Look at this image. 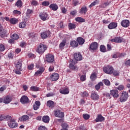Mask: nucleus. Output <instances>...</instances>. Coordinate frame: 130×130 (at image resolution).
I'll return each mask as SVG.
<instances>
[{"instance_id": "nucleus-1", "label": "nucleus", "mask_w": 130, "mask_h": 130, "mask_svg": "<svg viewBox=\"0 0 130 130\" xmlns=\"http://www.w3.org/2000/svg\"><path fill=\"white\" fill-rule=\"evenodd\" d=\"M46 49H47V46L43 44H41L38 46L37 48L36 49V51L37 52H38V53H39V54H41L44 53Z\"/></svg>"}, {"instance_id": "nucleus-2", "label": "nucleus", "mask_w": 130, "mask_h": 130, "mask_svg": "<svg viewBox=\"0 0 130 130\" xmlns=\"http://www.w3.org/2000/svg\"><path fill=\"white\" fill-rule=\"evenodd\" d=\"M8 125L11 128H16V127H18V123L16 122V120H15L13 118L10 116V118L8 119Z\"/></svg>"}, {"instance_id": "nucleus-3", "label": "nucleus", "mask_w": 130, "mask_h": 130, "mask_svg": "<svg viewBox=\"0 0 130 130\" xmlns=\"http://www.w3.org/2000/svg\"><path fill=\"white\" fill-rule=\"evenodd\" d=\"M12 99L11 96L7 95L3 97V98H0V103H5V104H9L12 102Z\"/></svg>"}, {"instance_id": "nucleus-4", "label": "nucleus", "mask_w": 130, "mask_h": 130, "mask_svg": "<svg viewBox=\"0 0 130 130\" xmlns=\"http://www.w3.org/2000/svg\"><path fill=\"white\" fill-rule=\"evenodd\" d=\"M15 73L17 75H21V72H22V63L17 62L15 65Z\"/></svg>"}, {"instance_id": "nucleus-5", "label": "nucleus", "mask_w": 130, "mask_h": 130, "mask_svg": "<svg viewBox=\"0 0 130 130\" xmlns=\"http://www.w3.org/2000/svg\"><path fill=\"white\" fill-rule=\"evenodd\" d=\"M103 71L105 74L111 75L113 73V67L110 66H108L103 68Z\"/></svg>"}, {"instance_id": "nucleus-6", "label": "nucleus", "mask_w": 130, "mask_h": 130, "mask_svg": "<svg viewBox=\"0 0 130 130\" xmlns=\"http://www.w3.org/2000/svg\"><path fill=\"white\" fill-rule=\"evenodd\" d=\"M127 98H128V93L125 91H123L122 93V95L120 98V102H125L126 100H127Z\"/></svg>"}, {"instance_id": "nucleus-7", "label": "nucleus", "mask_w": 130, "mask_h": 130, "mask_svg": "<svg viewBox=\"0 0 130 130\" xmlns=\"http://www.w3.org/2000/svg\"><path fill=\"white\" fill-rule=\"evenodd\" d=\"M54 115L56 116V117H58L59 118H62V117H64V114L59 110H54Z\"/></svg>"}, {"instance_id": "nucleus-8", "label": "nucleus", "mask_w": 130, "mask_h": 130, "mask_svg": "<svg viewBox=\"0 0 130 130\" xmlns=\"http://www.w3.org/2000/svg\"><path fill=\"white\" fill-rule=\"evenodd\" d=\"M98 48V43L96 42H94L91 43L89 47V49L90 51H94V50H96Z\"/></svg>"}, {"instance_id": "nucleus-9", "label": "nucleus", "mask_w": 130, "mask_h": 130, "mask_svg": "<svg viewBox=\"0 0 130 130\" xmlns=\"http://www.w3.org/2000/svg\"><path fill=\"white\" fill-rule=\"evenodd\" d=\"M39 17L42 21H46L49 19V16L48 14L45 12H43L40 14Z\"/></svg>"}, {"instance_id": "nucleus-10", "label": "nucleus", "mask_w": 130, "mask_h": 130, "mask_svg": "<svg viewBox=\"0 0 130 130\" xmlns=\"http://www.w3.org/2000/svg\"><path fill=\"white\" fill-rule=\"evenodd\" d=\"M45 57L48 62H53L54 61V56L51 54L46 55Z\"/></svg>"}, {"instance_id": "nucleus-11", "label": "nucleus", "mask_w": 130, "mask_h": 130, "mask_svg": "<svg viewBox=\"0 0 130 130\" xmlns=\"http://www.w3.org/2000/svg\"><path fill=\"white\" fill-rule=\"evenodd\" d=\"M74 57L75 60H77V61H79L80 60H82V59H83V56L80 52L74 53Z\"/></svg>"}, {"instance_id": "nucleus-12", "label": "nucleus", "mask_w": 130, "mask_h": 130, "mask_svg": "<svg viewBox=\"0 0 130 130\" xmlns=\"http://www.w3.org/2000/svg\"><path fill=\"white\" fill-rule=\"evenodd\" d=\"M76 63L73 60H71V63L69 65V68L71 70H73L74 71H78L79 68L76 66H75Z\"/></svg>"}, {"instance_id": "nucleus-13", "label": "nucleus", "mask_w": 130, "mask_h": 130, "mask_svg": "<svg viewBox=\"0 0 130 130\" xmlns=\"http://www.w3.org/2000/svg\"><path fill=\"white\" fill-rule=\"evenodd\" d=\"M50 79L53 81H57L59 79V75L57 73H53L50 76Z\"/></svg>"}, {"instance_id": "nucleus-14", "label": "nucleus", "mask_w": 130, "mask_h": 130, "mask_svg": "<svg viewBox=\"0 0 130 130\" xmlns=\"http://www.w3.org/2000/svg\"><path fill=\"white\" fill-rule=\"evenodd\" d=\"M121 25L124 28H127L129 26V20H123L121 22Z\"/></svg>"}, {"instance_id": "nucleus-15", "label": "nucleus", "mask_w": 130, "mask_h": 130, "mask_svg": "<svg viewBox=\"0 0 130 130\" xmlns=\"http://www.w3.org/2000/svg\"><path fill=\"white\" fill-rule=\"evenodd\" d=\"M20 102L22 103V104H26L29 102V98L26 95H23L20 99Z\"/></svg>"}, {"instance_id": "nucleus-16", "label": "nucleus", "mask_w": 130, "mask_h": 130, "mask_svg": "<svg viewBox=\"0 0 130 130\" xmlns=\"http://www.w3.org/2000/svg\"><path fill=\"white\" fill-rule=\"evenodd\" d=\"M8 34V30L3 28L0 29V37L2 38H4V37H6L7 35Z\"/></svg>"}, {"instance_id": "nucleus-17", "label": "nucleus", "mask_w": 130, "mask_h": 130, "mask_svg": "<svg viewBox=\"0 0 130 130\" xmlns=\"http://www.w3.org/2000/svg\"><path fill=\"white\" fill-rule=\"evenodd\" d=\"M49 35H50V31L49 30L42 32L41 34V36L43 39H46L47 37H49Z\"/></svg>"}, {"instance_id": "nucleus-18", "label": "nucleus", "mask_w": 130, "mask_h": 130, "mask_svg": "<svg viewBox=\"0 0 130 130\" xmlns=\"http://www.w3.org/2000/svg\"><path fill=\"white\" fill-rule=\"evenodd\" d=\"M109 5H110V1H107L102 3L101 5L99 6V7L102 8V9H105V8H106L107 7H108Z\"/></svg>"}, {"instance_id": "nucleus-19", "label": "nucleus", "mask_w": 130, "mask_h": 130, "mask_svg": "<svg viewBox=\"0 0 130 130\" xmlns=\"http://www.w3.org/2000/svg\"><path fill=\"white\" fill-rule=\"evenodd\" d=\"M104 120H105V118L103 117L101 114L98 115L97 117L95 119L96 122H102V121H104Z\"/></svg>"}, {"instance_id": "nucleus-20", "label": "nucleus", "mask_w": 130, "mask_h": 130, "mask_svg": "<svg viewBox=\"0 0 130 130\" xmlns=\"http://www.w3.org/2000/svg\"><path fill=\"white\" fill-rule=\"evenodd\" d=\"M116 27H117V23L115 22H111L108 26V29H110V30L115 29Z\"/></svg>"}, {"instance_id": "nucleus-21", "label": "nucleus", "mask_w": 130, "mask_h": 130, "mask_svg": "<svg viewBox=\"0 0 130 130\" xmlns=\"http://www.w3.org/2000/svg\"><path fill=\"white\" fill-rule=\"evenodd\" d=\"M123 39L120 37H116L114 39L111 40L112 42H115L116 43H120L122 42Z\"/></svg>"}, {"instance_id": "nucleus-22", "label": "nucleus", "mask_w": 130, "mask_h": 130, "mask_svg": "<svg viewBox=\"0 0 130 130\" xmlns=\"http://www.w3.org/2000/svg\"><path fill=\"white\" fill-rule=\"evenodd\" d=\"M110 94L113 96L114 98H117L119 96V94H118V91L117 90H111Z\"/></svg>"}, {"instance_id": "nucleus-23", "label": "nucleus", "mask_w": 130, "mask_h": 130, "mask_svg": "<svg viewBox=\"0 0 130 130\" xmlns=\"http://www.w3.org/2000/svg\"><path fill=\"white\" fill-rule=\"evenodd\" d=\"M110 94L113 96L114 98H117L119 96V94H118V91L117 90H111Z\"/></svg>"}, {"instance_id": "nucleus-24", "label": "nucleus", "mask_w": 130, "mask_h": 130, "mask_svg": "<svg viewBox=\"0 0 130 130\" xmlns=\"http://www.w3.org/2000/svg\"><path fill=\"white\" fill-rule=\"evenodd\" d=\"M45 71V69L43 67H41L39 70H38L35 74V76H41L42 75V73Z\"/></svg>"}, {"instance_id": "nucleus-25", "label": "nucleus", "mask_w": 130, "mask_h": 130, "mask_svg": "<svg viewBox=\"0 0 130 130\" xmlns=\"http://www.w3.org/2000/svg\"><path fill=\"white\" fill-rule=\"evenodd\" d=\"M67 45V40L64 39L62 41L59 45V48L62 50L64 49V47Z\"/></svg>"}, {"instance_id": "nucleus-26", "label": "nucleus", "mask_w": 130, "mask_h": 130, "mask_svg": "<svg viewBox=\"0 0 130 130\" xmlns=\"http://www.w3.org/2000/svg\"><path fill=\"white\" fill-rule=\"evenodd\" d=\"M90 98H91L92 100H99V95H98L96 92H93L91 94Z\"/></svg>"}, {"instance_id": "nucleus-27", "label": "nucleus", "mask_w": 130, "mask_h": 130, "mask_svg": "<svg viewBox=\"0 0 130 130\" xmlns=\"http://www.w3.org/2000/svg\"><path fill=\"white\" fill-rule=\"evenodd\" d=\"M77 43H78L79 45H83V44L85 43V39H84L82 37L77 38Z\"/></svg>"}, {"instance_id": "nucleus-28", "label": "nucleus", "mask_w": 130, "mask_h": 130, "mask_svg": "<svg viewBox=\"0 0 130 130\" xmlns=\"http://www.w3.org/2000/svg\"><path fill=\"white\" fill-rule=\"evenodd\" d=\"M60 93H61V94H63L64 95H67V94H69V93H70L69 87H66L65 88H63V89H60Z\"/></svg>"}, {"instance_id": "nucleus-29", "label": "nucleus", "mask_w": 130, "mask_h": 130, "mask_svg": "<svg viewBox=\"0 0 130 130\" xmlns=\"http://www.w3.org/2000/svg\"><path fill=\"white\" fill-rule=\"evenodd\" d=\"M19 120L20 121H27V120H29V117L27 115H23L20 117Z\"/></svg>"}, {"instance_id": "nucleus-30", "label": "nucleus", "mask_w": 130, "mask_h": 130, "mask_svg": "<svg viewBox=\"0 0 130 130\" xmlns=\"http://www.w3.org/2000/svg\"><path fill=\"white\" fill-rule=\"evenodd\" d=\"M47 105L50 108H53L54 107V102L52 101H48L47 102Z\"/></svg>"}, {"instance_id": "nucleus-31", "label": "nucleus", "mask_w": 130, "mask_h": 130, "mask_svg": "<svg viewBox=\"0 0 130 130\" xmlns=\"http://www.w3.org/2000/svg\"><path fill=\"white\" fill-rule=\"evenodd\" d=\"M50 118L48 116H44L42 118V121L45 123H48L49 122Z\"/></svg>"}, {"instance_id": "nucleus-32", "label": "nucleus", "mask_w": 130, "mask_h": 130, "mask_svg": "<svg viewBox=\"0 0 130 130\" xmlns=\"http://www.w3.org/2000/svg\"><path fill=\"white\" fill-rule=\"evenodd\" d=\"M70 45L72 46V47L76 48V47H78V44L77 41L73 40L70 42Z\"/></svg>"}, {"instance_id": "nucleus-33", "label": "nucleus", "mask_w": 130, "mask_h": 130, "mask_svg": "<svg viewBox=\"0 0 130 130\" xmlns=\"http://www.w3.org/2000/svg\"><path fill=\"white\" fill-rule=\"evenodd\" d=\"M87 11H88V9L85 6H84L81 8L79 12L80 14H86V13H87Z\"/></svg>"}, {"instance_id": "nucleus-34", "label": "nucleus", "mask_w": 130, "mask_h": 130, "mask_svg": "<svg viewBox=\"0 0 130 130\" xmlns=\"http://www.w3.org/2000/svg\"><path fill=\"white\" fill-rule=\"evenodd\" d=\"M9 118H11V116H0V121L3 120H8Z\"/></svg>"}, {"instance_id": "nucleus-35", "label": "nucleus", "mask_w": 130, "mask_h": 130, "mask_svg": "<svg viewBox=\"0 0 130 130\" xmlns=\"http://www.w3.org/2000/svg\"><path fill=\"white\" fill-rule=\"evenodd\" d=\"M10 22L11 24H12L13 25H16L18 22H19V20L17 19L16 18H12L10 19Z\"/></svg>"}, {"instance_id": "nucleus-36", "label": "nucleus", "mask_w": 130, "mask_h": 130, "mask_svg": "<svg viewBox=\"0 0 130 130\" xmlns=\"http://www.w3.org/2000/svg\"><path fill=\"white\" fill-rule=\"evenodd\" d=\"M68 27L69 30H72V29H76L77 25L75 23H69L68 24Z\"/></svg>"}, {"instance_id": "nucleus-37", "label": "nucleus", "mask_w": 130, "mask_h": 130, "mask_svg": "<svg viewBox=\"0 0 130 130\" xmlns=\"http://www.w3.org/2000/svg\"><path fill=\"white\" fill-rule=\"evenodd\" d=\"M49 8L50 9H52L53 11H56L58 9V7L55 4H51L49 6Z\"/></svg>"}, {"instance_id": "nucleus-38", "label": "nucleus", "mask_w": 130, "mask_h": 130, "mask_svg": "<svg viewBox=\"0 0 130 130\" xmlns=\"http://www.w3.org/2000/svg\"><path fill=\"white\" fill-rule=\"evenodd\" d=\"M40 89V88L39 87H37V86H32L30 87V90L32 92H37L38 91H39Z\"/></svg>"}, {"instance_id": "nucleus-39", "label": "nucleus", "mask_w": 130, "mask_h": 130, "mask_svg": "<svg viewBox=\"0 0 130 130\" xmlns=\"http://www.w3.org/2000/svg\"><path fill=\"white\" fill-rule=\"evenodd\" d=\"M75 20L76 22H79L80 23H84V22H86L85 19L82 17H77L75 18Z\"/></svg>"}, {"instance_id": "nucleus-40", "label": "nucleus", "mask_w": 130, "mask_h": 130, "mask_svg": "<svg viewBox=\"0 0 130 130\" xmlns=\"http://www.w3.org/2000/svg\"><path fill=\"white\" fill-rule=\"evenodd\" d=\"M15 6L17 7V8H21L22 6H23V3H22L21 0H18L15 4Z\"/></svg>"}, {"instance_id": "nucleus-41", "label": "nucleus", "mask_w": 130, "mask_h": 130, "mask_svg": "<svg viewBox=\"0 0 130 130\" xmlns=\"http://www.w3.org/2000/svg\"><path fill=\"white\" fill-rule=\"evenodd\" d=\"M120 56H124V55H123V54L117 52L113 55V58H117V57H120Z\"/></svg>"}, {"instance_id": "nucleus-42", "label": "nucleus", "mask_w": 130, "mask_h": 130, "mask_svg": "<svg viewBox=\"0 0 130 130\" xmlns=\"http://www.w3.org/2000/svg\"><path fill=\"white\" fill-rule=\"evenodd\" d=\"M101 87H103V82H100L95 86V89L97 90V91H99V90L100 89Z\"/></svg>"}, {"instance_id": "nucleus-43", "label": "nucleus", "mask_w": 130, "mask_h": 130, "mask_svg": "<svg viewBox=\"0 0 130 130\" xmlns=\"http://www.w3.org/2000/svg\"><path fill=\"white\" fill-rule=\"evenodd\" d=\"M26 24V21L21 22L20 23H19V28H25Z\"/></svg>"}, {"instance_id": "nucleus-44", "label": "nucleus", "mask_w": 130, "mask_h": 130, "mask_svg": "<svg viewBox=\"0 0 130 130\" xmlns=\"http://www.w3.org/2000/svg\"><path fill=\"white\" fill-rule=\"evenodd\" d=\"M34 12L33 10H30V9H27L26 11V15L27 17H29V16H31L32 14H33Z\"/></svg>"}, {"instance_id": "nucleus-45", "label": "nucleus", "mask_w": 130, "mask_h": 130, "mask_svg": "<svg viewBox=\"0 0 130 130\" xmlns=\"http://www.w3.org/2000/svg\"><path fill=\"white\" fill-rule=\"evenodd\" d=\"M90 79L91 81H95L97 79V76L95 73H92L90 76Z\"/></svg>"}, {"instance_id": "nucleus-46", "label": "nucleus", "mask_w": 130, "mask_h": 130, "mask_svg": "<svg viewBox=\"0 0 130 130\" xmlns=\"http://www.w3.org/2000/svg\"><path fill=\"white\" fill-rule=\"evenodd\" d=\"M100 50L102 52H106V48L105 47L104 45H102L100 46Z\"/></svg>"}, {"instance_id": "nucleus-47", "label": "nucleus", "mask_w": 130, "mask_h": 130, "mask_svg": "<svg viewBox=\"0 0 130 130\" xmlns=\"http://www.w3.org/2000/svg\"><path fill=\"white\" fill-rule=\"evenodd\" d=\"M11 38H12L14 40H18L19 39V36L17 35V34H14L12 36Z\"/></svg>"}, {"instance_id": "nucleus-48", "label": "nucleus", "mask_w": 130, "mask_h": 130, "mask_svg": "<svg viewBox=\"0 0 130 130\" xmlns=\"http://www.w3.org/2000/svg\"><path fill=\"white\" fill-rule=\"evenodd\" d=\"M103 82L106 86H110V81L107 79H104Z\"/></svg>"}, {"instance_id": "nucleus-49", "label": "nucleus", "mask_w": 130, "mask_h": 130, "mask_svg": "<svg viewBox=\"0 0 130 130\" xmlns=\"http://www.w3.org/2000/svg\"><path fill=\"white\" fill-rule=\"evenodd\" d=\"M83 117L86 120H88V119H89V118H90V115H89L88 114H84L83 115Z\"/></svg>"}, {"instance_id": "nucleus-50", "label": "nucleus", "mask_w": 130, "mask_h": 130, "mask_svg": "<svg viewBox=\"0 0 130 130\" xmlns=\"http://www.w3.org/2000/svg\"><path fill=\"white\" fill-rule=\"evenodd\" d=\"M112 74L115 76V77H117V76H119V71H114V70L113 69Z\"/></svg>"}, {"instance_id": "nucleus-51", "label": "nucleus", "mask_w": 130, "mask_h": 130, "mask_svg": "<svg viewBox=\"0 0 130 130\" xmlns=\"http://www.w3.org/2000/svg\"><path fill=\"white\" fill-rule=\"evenodd\" d=\"M96 5H98V1L97 0L95 1L93 3H92L90 5H89V8H92V7H94V6H96Z\"/></svg>"}, {"instance_id": "nucleus-52", "label": "nucleus", "mask_w": 130, "mask_h": 130, "mask_svg": "<svg viewBox=\"0 0 130 130\" xmlns=\"http://www.w3.org/2000/svg\"><path fill=\"white\" fill-rule=\"evenodd\" d=\"M30 5L31 6H38V2L35 0H32L30 3Z\"/></svg>"}, {"instance_id": "nucleus-53", "label": "nucleus", "mask_w": 130, "mask_h": 130, "mask_svg": "<svg viewBox=\"0 0 130 130\" xmlns=\"http://www.w3.org/2000/svg\"><path fill=\"white\" fill-rule=\"evenodd\" d=\"M6 48L5 47V45L3 44H0V52H3V51H5Z\"/></svg>"}, {"instance_id": "nucleus-54", "label": "nucleus", "mask_w": 130, "mask_h": 130, "mask_svg": "<svg viewBox=\"0 0 130 130\" xmlns=\"http://www.w3.org/2000/svg\"><path fill=\"white\" fill-rule=\"evenodd\" d=\"M42 6L47 7L48 6H49L50 3H49V2L48 1H44L42 2Z\"/></svg>"}, {"instance_id": "nucleus-55", "label": "nucleus", "mask_w": 130, "mask_h": 130, "mask_svg": "<svg viewBox=\"0 0 130 130\" xmlns=\"http://www.w3.org/2000/svg\"><path fill=\"white\" fill-rule=\"evenodd\" d=\"M13 15H21V11H18L17 10H14L13 12Z\"/></svg>"}, {"instance_id": "nucleus-56", "label": "nucleus", "mask_w": 130, "mask_h": 130, "mask_svg": "<svg viewBox=\"0 0 130 130\" xmlns=\"http://www.w3.org/2000/svg\"><path fill=\"white\" fill-rule=\"evenodd\" d=\"M26 114H27V115H28V116H34V114H33V113H32V112H31L30 110H28L26 111Z\"/></svg>"}, {"instance_id": "nucleus-57", "label": "nucleus", "mask_w": 130, "mask_h": 130, "mask_svg": "<svg viewBox=\"0 0 130 130\" xmlns=\"http://www.w3.org/2000/svg\"><path fill=\"white\" fill-rule=\"evenodd\" d=\"M117 89L119 91H122L124 89V86L123 85H120L118 87Z\"/></svg>"}, {"instance_id": "nucleus-58", "label": "nucleus", "mask_w": 130, "mask_h": 130, "mask_svg": "<svg viewBox=\"0 0 130 130\" xmlns=\"http://www.w3.org/2000/svg\"><path fill=\"white\" fill-rule=\"evenodd\" d=\"M76 130H87V128L84 126H80V127H77Z\"/></svg>"}, {"instance_id": "nucleus-59", "label": "nucleus", "mask_w": 130, "mask_h": 130, "mask_svg": "<svg viewBox=\"0 0 130 130\" xmlns=\"http://www.w3.org/2000/svg\"><path fill=\"white\" fill-rule=\"evenodd\" d=\"M28 70H32L33 69H34V64H30L27 67Z\"/></svg>"}, {"instance_id": "nucleus-60", "label": "nucleus", "mask_w": 130, "mask_h": 130, "mask_svg": "<svg viewBox=\"0 0 130 130\" xmlns=\"http://www.w3.org/2000/svg\"><path fill=\"white\" fill-rule=\"evenodd\" d=\"M89 96V93H88V92L84 91L82 92V97H88Z\"/></svg>"}, {"instance_id": "nucleus-61", "label": "nucleus", "mask_w": 130, "mask_h": 130, "mask_svg": "<svg viewBox=\"0 0 130 130\" xmlns=\"http://www.w3.org/2000/svg\"><path fill=\"white\" fill-rule=\"evenodd\" d=\"M55 94L53 92H50L46 94L47 97H52V96H54Z\"/></svg>"}, {"instance_id": "nucleus-62", "label": "nucleus", "mask_w": 130, "mask_h": 130, "mask_svg": "<svg viewBox=\"0 0 130 130\" xmlns=\"http://www.w3.org/2000/svg\"><path fill=\"white\" fill-rule=\"evenodd\" d=\"M38 130H47V129L44 126H40L39 127Z\"/></svg>"}, {"instance_id": "nucleus-63", "label": "nucleus", "mask_w": 130, "mask_h": 130, "mask_svg": "<svg viewBox=\"0 0 130 130\" xmlns=\"http://www.w3.org/2000/svg\"><path fill=\"white\" fill-rule=\"evenodd\" d=\"M61 11L63 14H66V13H67V9H66L64 7H61Z\"/></svg>"}, {"instance_id": "nucleus-64", "label": "nucleus", "mask_w": 130, "mask_h": 130, "mask_svg": "<svg viewBox=\"0 0 130 130\" xmlns=\"http://www.w3.org/2000/svg\"><path fill=\"white\" fill-rule=\"evenodd\" d=\"M125 64H126V66H129L130 67V59L126 60L125 62Z\"/></svg>"}]
</instances>
